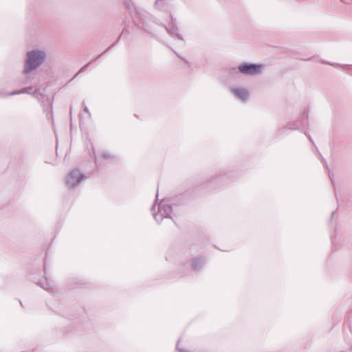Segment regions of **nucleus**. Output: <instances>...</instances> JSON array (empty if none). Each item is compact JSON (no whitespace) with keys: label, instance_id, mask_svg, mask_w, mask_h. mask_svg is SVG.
Listing matches in <instances>:
<instances>
[{"label":"nucleus","instance_id":"nucleus-1","mask_svg":"<svg viewBox=\"0 0 352 352\" xmlns=\"http://www.w3.org/2000/svg\"><path fill=\"white\" fill-rule=\"evenodd\" d=\"M45 54L43 52L32 51L28 54V60L26 61V65L25 72H28L29 71L38 67L44 60Z\"/></svg>","mask_w":352,"mask_h":352},{"label":"nucleus","instance_id":"nucleus-2","mask_svg":"<svg viewBox=\"0 0 352 352\" xmlns=\"http://www.w3.org/2000/svg\"><path fill=\"white\" fill-rule=\"evenodd\" d=\"M84 178V175L78 170H74L67 176L65 182L69 188H74L79 184Z\"/></svg>","mask_w":352,"mask_h":352},{"label":"nucleus","instance_id":"nucleus-3","mask_svg":"<svg viewBox=\"0 0 352 352\" xmlns=\"http://www.w3.org/2000/svg\"><path fill=\"white\" fill-rule=\"evenodd\" d=\"M261 65H241L239 67V71L245 74H256L260 72L261 71Z\"/></svg>","mask_w":352,"mask_h":352},{"label":"nucleus","instance_id":"nucleus-4","mask_svg":"<svg viewBox=\"0 0 352 352\" xmlns=\"http://www.w3.org/2000/svg\"><path fill=\"white\" fill-rule=\"evenodd\" d=\"M232 92L241 100H245L248 96V91L244 89H234Z\"/></svg>","mask_w":352,"mask_h":352}]
</instances>
